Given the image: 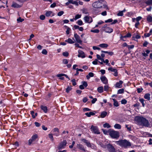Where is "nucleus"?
Returning <instances> with one entry per match:
<instances>
[{"instance_id":"f257e3e1","label":"nucleus","mask_w":152,"mask_h":152,"mask_svg":"<svg viewBox=\"0 0 152 152\" xmlns=\"http://www.w3.org/2000/svg\"><path fill=\"white\" fill-rule=\"evenodd\" d=\"M136 120L140 125L145 127H150V124L148 120L142 117L137 116L136 118Z\"/></svg>"},{"instance_id":"f03ea898","label":"nucleus","mask_w":152,"mask_h":152,"mask_svg":"<svg viewBox=\"0 0 152 152\" xmlns=\"http://www.w3.org/2000/svg\"><path fill=\"white\" fill-rule=\"evenodd\" d=\"M92 6L96 8H101L102 7V6H103V7L104 8L107 9L108 8L106 4V2L104 0L97 1L93 3Z\"/></svg>"},{"instance_id":"7ed1b4c3","label":"nucleus","mask_w":152,"mask_h":152,"mask_svg":"<svg viewBox=\"0 0 152 152\" xmlns=\"http://www.w3.org/2000/svg\"><path fill=\"white\" fill-rule=\"evenodd\" d=\"M116 144L122 147L126 148L131 145V143L126 140H121L115 142Z\"/></svg>"},{"instance_id":"20e7f679","label":"nucleus","mask_w":152,"mask_h":152,"mask_svg":"<svg viewBox=\"0 0 152 152\" xmlns=\"http://www.w3.org/2000/svg\"><path fill=\"white\" fill-rule=\"evenodd\" d=\"M109 135L112 138L117 139L119 137V133L118 132L113 130L110 131Z\"/></svg>"},{"instance_id":"39448f33","label":"nucleus","mask_w":152,"mask_h":152,"mask_svg":"<svg viewBox=\"0 0 152 152\" xmlns=\"http://www.w3.org/2000/svg\"><path fill=\"white\" fill-rule=\"evenodd\" d=\"M67 142L66 140H63L59 144L58 146V148L59 150H61L64 148L66 146Z\"/></svg>"},{"instance_id":"423d86ee","label":"nucleus","mask_w":152,"mask_h":152,"mask_svg":"<svg viewBox=\"0 0 152 152\" xmlns=\"http://www.w3.org/2000/svg\"><path fill=\"white\" fill-rule=\"evenodd\" d=\"M106 147L110 152H116L115 148L112 144H107L106 145Z\"/></svg>"},{"instance_id":"0eeeda50","label":"nucleus","mask_w":152,"mask_h":152,"mask_svg":"<svg viewBox=\"0 0 152 152\" xmlns=\"http://www.w3.org/2000/svg\"><path fill=\"white\" fill-rule=\"evenodd\" d=\"M38 137V135L37 134L33 135L31 137V138L30 139L28 142V145H30L32 143L35 141L36 139Z\"/></svg>"},{"instance_id":"6e6552de","label":"nucleus","mask_w":152,"mask_h":152,"mask_svg":"<svg viewBox=\"0 0 152 152\" xmlns=\"http://www.w3.org/2000/svg\"><path fill=\"white\" fill-rule=\"evenodd\" d=\"M91 129V131L93 132L95 134H100V132L97 126H94L93 125H92Z\"/></svg>"},{"instance_id":"1a4fd4ad","label":"nucleus","mask_w":152,"mask_h":152,"mask_svg":"<svg viewBox=\"0 0 152 152\" xmlns=\"http://www.w3.org/2000/svg\"><path fill=\"white\" fill-rule=\"evenodd\" d=\"M53 133V135L56 137H58L59 135V131L58 128H54L51 131Z\"/></svg>"},{"instance_id":"9d476101","label":"nucleus","mask_w":152,"mask_h":152,"mask_svg":"<svg viewBox=\"0 0 152 152\" xmlns=\"http://www.w3.org/2000/svg\"><path fill=\"white\" fill-rule=\"evenodd\" d=\"M74 36L76 41L78 43L81 44L82 41L80 39V36L77 33L74 34Z\"/></svg>"},{"instance_id":"9b49d317","label":"nucleus","mask_w":152,"mask_h":152,"mask_svg":"<svg viewBox=\"0 0 152 152\" xmlns=\"http://www.w3.org/2000/svg\"><path fill=\"white\" fill-rule=\"evenodd\" d=\"M81 141L85 143L88 147L92 148V145L89 141L85 139H81Z\"/></svg>"},{"instance_id":"f8f14e48","label":"nucleus","mask_w":152,"mask_h":152,"mask_svg":"<svg viewBox=\"0 0 152 152\" xmlns=\"http://www.w3.org/2000/svg\"><path fill=\"white\" fill-rule=\"evenodd\" d=\"M69 4H75L76 6H78V3L77 1H74L73 0H68V1L66 2L65 4L66 5H67Z\"/></svg>"},{"instance_id":"ddd939ff","label":"nucleus","mask_w":152,"mask_h":152,"mask_svg":"<svg viewBox=\"0 0 152 152\" xmlns=\"http://www.w3.org/2000/svg\"><path fill=\"white\" fill-rule=\"evenodd\" d=\"M85 21L87 23H91L92 22L93 20L91 17L88 16H86L84 18Z\"/></svg>"},{"instance_id":"4468645a","label":"nucleus","mask_w":152,"mask_h":152,"mask_svg":"<svg viewBox=\"0 0 152 152\" xmlns=\"http://www.w3.org/2000/svg\"><path fill=\"white\" fill-rule=\"evenodd\" d=\"M78 57H81L82 58H84L85 57V54L83 51L80 50H78Z\"/></svg>"},{"instance_id":"2eb2a0df","label":"nucleus","mask_w":152,"mask_h":152,"mask_svg":"<svg viewBox=\"0 0 152 152\" xmlns=\"http://www.w3.org/2000/svg\"><path fill=\"white\" fill-rule=\"evenodd\" d=\"M123 82L122 80H120L119 82H117L115 85V87L116 88H121L122 87V84Z\"/></svg>"},{"instance_id":"dca6fc26","label":"nucleus","mask_w":152,"mask_h":152,"mask_svg":"<svg viewBox=\"0 0 152 152\" xmlns=\"http://www.w3.org/2000/svg\"><path fill=\"white\" fill-rule=\"evenodd\" d=\"M113 30L109 27H106L105 29H103V31L106 33H111L113 31Z\"/></svg>"},{"instance_id":"f3484780","label":"nucleus","mask_w":152,"mask_h":152,"mask_svg":"<svg viewBox=\"0 0 152 152\" xmlns=\"http://www.w3.org/2000/svg\"><path fill=\"white\" fill-rule=\"evenodd\" d=\"M45 15L47 17H52L55 15V14L51 11H47L46 12Z\"/></svg>"},{"instance_id":"a211bd4d","label":"nucleus","mask_w":152,"mask_h":152,"mask_svg":"<svg viewBox=\"0 0 152 152\" xmlns=\"http://www.w3.org/2000/svg\"><path fill=\"white\" fill-rule=\"evenodd\" d=\"M102 81L104 84H107L108 83V81L107 78L104 76H103L100 77Z\"/></svg>"},{"instance_id":"6ab92c4d","label":"nucleus","mask_w":152,"mask_h":152,"mask_svg":"<svg viewBox=\"0 0 152 152\" xmlns=\"http://www.w3.org/2000/svg\"><path fill=\"white\" fill-rule=\"evenodd\" d=\"M21 7V6L19 5L18 4H17V3L14 2H13L12 4V7L15 8H20Z\"/></svg>"},{"instance_id":"aec40b11","label":"nucleus","mask_w":152,"mask_h":152,"mask_svg":"<svg viewBox=\"0 0 152 152\" xmlns=\"http://www.w3.org/2000/svg\"><path fill=\"white\" fill-rule=\"evenodd\" d=\"M77 147L78 148L80 149V150H81L84 151H86L85 149V148H84V147L82 144H77Z\"/></svg>"},{"instance_id":"412c9836","label":"nucleus","mask_w":152,"mask_h":152,"mask_svg":"<svg viewBox=\"0 0 152 152\" xmlns=\"http://www.w3.org/2000/svg\"><path fill=\"white\" fill-rule=\"evenodd\" d=\"M94 76V74L91 72H89L88 75L86 76L87 79L89 80L90 77H93Z\"/></svg>"},{"instance_id":"4be33fe9","label":"nucleus","mask_w":152,"mask_h":152,"mask_svg":"<svg viewBox=\"0 0 152 152\" xmlns=\"http://www.w3.org/2000/svg\"><path fill=\"white\" fill-rule=\"evenodd\" d=\"M150 94L147 93L145 95L144 98L145 99H147L148 100H150Z\"/></svg>"},{"instance_id":"5701e85b","label":"nucleus","mask_w":152,"mask_h":152,"mask_svg":"<svg viewBox=\"0 0 152 152\" xmlns=\"http://www.w3.org/2000/svg\"><path fill=\"white\" fill-rule=\"evenodd\" d=\"M41 108L45 113H46L47 112L48 109L46 106L42 105L41 106Z\"/></svg>"},{"instance_id":"b1692460","label":"nucleus","mask_w":152,"mask_h":152,"mask_svg":"<svg viewBox=\"0 0 152 152\" xmlns=\"http://www.w3.org/2000/svg\"><path fill=\"white\" fill-rule=\"evenodd\" d=\"M65 76L66 78H68L69 79V80H70L69 78V77L68 75H66L63 74H58L57 75V76L58 77H61L63 76Z\"/></svg>"},{"instance_id":"393cba45","label":"nucleus","mask_w":152,"mask_h":152,"mask_svg":"<svg viewBox=\"0 0 152 152\" xmlns=\"http://www.w3.org/2000/svg\"><path fill=\"white\" fill-rule=\"evenodd\" d=\"M107 112L106 111H103L101 113L100 116L102 118L105 117L107 115Z\"/></svg>"},{"instance_id":"a878e982","label":"nucleus","mask_w":152,"mask_h":152,"mask_svg":"<svg viewBox=\"0 0 152 152\" xmlns=\"http://www.w3.org/2000/svg\"><path fill=\"white\" fill-rule=\"evenodd\" d=\"M145 3L147 5H152V0H147Z\"/></svg>"},{"instance_id":"bb28decb","label":"nucleus","mask_w":152,"mask_h":152,"mask_svg":"<svg viewBox=\"0 0 152 152\" xmlns=\"http://www.w3.org/2000/svg\"><path fill=\"white\" fill-rule=\"evenodd\" d=\"M112 99L114 102L113 105L116 107L118 106L119 105L117 101L115 99Z\"/></svg>"},{"instance_id":"cd10ccee","label":"nucleus","mask_w":152,"mask_h":152,"mask_svg":"<svg viewBox=\"0 0 152 152\" xmlns=\"http://www.w3.org/2000/svg\"><path fill=\"white\" fill-rule=\"evenodd\" d=\"M97 91L99 93H101L103 91V88L102 86L99 87L97 88Z\"/></svg>"},{"instance_id":"c85d7f7f","label":"nucleus","mask_w":152,"mask_h":152,"mask_svg":"<svg viewBox=\"0 0 152 152\" xmlns=\"http://www.w3.org/2000/svg\"><path fill=\"white\" fill-rule=\"evenodd\" d=\"M65 42H68L70 44H73L74 43V42L72 41V40L70 38H69L67 40H66L65 41Z\"/></svg>"},{"instance_id":"c756f323","label":"nucleus","mask_w":152,"mask_h":152,"mask_svg":"<svg viewBox=\"0 0 152 152\" xmlns=\"http://www.w3.org/2000/svg\"><path fill=\"white\" fill-rule=\"evenodd\" d=\"M99 46L102 48H107L108 46V45L107 44L102 43L100 44Z\"/></svg>"},{"instance_id":"7c9ffc66","label":"nucleus","mask_w":152,"mask_h":152,"mask_svg":"<svg viewBox=\"0 0 152 152\" xmlns=\"http://www.w3.org/2000/svg\"><path fill=\"white\" fill-rule=\"evenodd\" d=\"M147 21L149 22H152V17L150 15L148 16L147 17Z\"/></svg>"},{"instance_id":"2f4dec72","label":"nucleus","mask_w":152,"mask_h":152,"mask_svg":"<svg viewBox=\"0 0 152 152\" xmlns=\"http://www.w3.org/2000/svg\"><path fill=\"white\" fill-rule=\"evenodd\" d=\"M114 127L118 129H120L121 128V126L119 124H115L114 126Z\"/></svg>"},{"instance_id":"473e14b6","label":"nucleus","mask_w":152,"mask_h":152,"mask_svg":"<svg viewBox=\"0 0 152 152\" xmlns=\"http://www.w3.org/2000/svg\"><path fill=\"white\" fill-rule=\"evenodd\" d=\"M139 101L142 104V106L144 107L145 105V104L144 103V102L145 101V100L143 99H140Z\"/></svg>"},{"instance_id":"72a5a7b5","label":"nucleus","mask_w":152,"mask_h":152,"mask_svg":"<svg viewBox=\"0 0 152 152\" xmlns=\"http://www.w3.org/2000/svg\"><path fill=\"white\" fill-rule=\"evenodd\" d=\"M124 92V89L123 88H122L121 89H120L118 90L117 94H122Z\"/></svg>"},{"instance_id":"f704fd0d","label":"nucleus","mask_w":152,"mask_h":152,"mask_svg":"<svg viewBox=\"0 0 152 152\" xmlns=\"http://www.w3.org/2000/svg\"><path fill=\"white\" fill-rule=\"evenodd\" d=\"M91 31L95 33H98L99 32V30L98 29H92L91 30Z\"/></svg>"},{"instance_id":"c9c22d12","label":"nucleus","mask_w":152,"mask_h":152,"mask_svg":"<svg viewBox=\"0 0 152 152\" xmlns=\"http://www.w3.org/2000/svg\"><path fill=\"white\" fill-rule=\"evenodd\" d=\"M53 134H48L49 137L50 138V140L52 142H53L54 140L53 137Z\"/></svg>"},{"instance_id":"e433bc0d","label":"nucleus","mask_w":152,"mask_h":152,"mask_svg":"<svg viewBox=\"0 0 152 152\" xmlns=\"http://www.w3.org/2000/svg\"><path fill=\"white\" fill-rule=\"evenodd\" d=\"M108 70L109 71H110L111 72H115L116 71L117 69H114L112 68V67H110L108 68Z\"/></svg>"},{"instance_id":"4c0bfd02","label":"nucleus","mask_w":152,"mask_h":152,"mask_svg":"<svg viewBox=\"0 0 152 152\" xmlns=\"http://www.w3.org/2000/svg\"><path fill=\"white\" fill-rule=\"evenodd\" d=\"M103 126L104 128L107 127V128H109L110 127V126L108 123H105L104 124Z\"/></svg>"},{"instance_id":"58836bf2","label":"nucleus","mask_w":152,"mask_h":152,"mask_svg":"<svg viewBox=\"0 0 152 152\" xmlns=\"http://www.w3.org/2000/svg\"><path fill=\"white\" fill-rule=\"evenodd\" d=\"M77 23L80 26L82 25L83 24V21L81 20H78L77 22Z\"/></svg>"},{"instance_id":"ea45409f","label":"nucleus","mask_w":152,"mask_h":152,"mask_svg":"<svg viewBox=\"0 0 152 152\" xmlns=\"http://www.w3.org/2000/svg\"><path fill=\"white\" fill-rule=\"evenodd\" d=\"M99 145L103 148H105L106 147V145L100 142L99 143Z\"/></svg>"},{"instance_id":"a19ab883","label":"nucleus","mask_w":152,"mask_h":152,"mask_svg":"<svg viewBox=\"0 0 152 152\" xmlns=\"http://www.w3.org/2000/svg\"><path fill=\"white\" fill-rule=\"evenodd\" d=\"M24 20V19L21 18L20 17H19L17 19V21L18 23L22 22Z\"/></svg>"},{"instance_id":"79ce46f5","label":"nucleus","mask_w":152,"mask_h":152,"mask_svg":"<svg viewBox=\"0 0 152 152\" xmlns=\"http://www.w3.org/2000/svg\"><path fill=\"white\" fill-rule=\"evenodd\" d=\"M81 15L79 14H77L76 15L75 18V20H76L77 19L80 18L81 17Z\"/></svg>"},{"instance_id":"37998d69","label":"nucleus","mask_w":152,"mask_h":152,"mask_svg":"<svg viewBox=\"0 0 152 152\" xmlns=\"http://www.w3.org/2000/svg\"><path fill=\"white\" fill-rule=\"evenodd\" d=\"M126 127L127 129V130L129 131H130L131 130V127L128 125H126Z\"/></svg>"},{"instance_id":"c03bdc74","label":"nucleus","mask_w":152,"mask_h":152,"mask_svg":"<svg viewBox=\"0 0 152 152\" xmlns=\"http://www.w3.org/2000/svg\"><path fill=\"white\" fill-rule=\"evenodd\" d=\"M42 53L44 55H47L48 52L45 49H43L42 51Z\"/></svg>"},{"instance_id":"a18cd8bd","label":"nucleus","mask_w":152,"mask_h":152,"mask_svg":"<svg viewBox=\"0 0 152 152\" xmlns=\"http://www.w3.org/2000/svg\"><path fill=\"white\" fill-rule=\"evenodd\" d=\"M64 13V12L63 11H61L58 12L57 14V15L58 16H61Z\"/></svg>"},{"instance_id":"49530a36","label":"nucleus","mask_w":152,"mask_h":152,"mask_svg":"<svg viewBox=\"0 0 152 152\" xmlns=\"http://www.w3.org/2000/svg\"><path fill=\"white\" fill-rule=\"evenodd\" d=\"M83 13L86 14H88V10L86 9H83Z\"/></svg>"},{"instance_id":"de8ad7c7","label":"nucleus","mask_w":152,"mask_h":152,"mask_svg":"<svg viewBox=\"0 0 152 152\" xmlns=\"http://www.w3.org/2000/svg\"><path fill=\"white\" fill-rule=\"evenodd\" d=\"M62 54L65 57H67L69 56V53L67 52H64Z\"/></svg>"},{"instance_id":"09e8293b","label":"nucleus","mask_w":152,"mask_h":152,"mask_svg":"<svg viewBox=\"0 0 152 152\" xmlns=\"http://www.w3.org/2000/svg\"><path fill=\"white\" fill-rule=\"evenodd\" d=\"M71 81L72 82V85L73 86H75L77 83H76V80H75V79H73L72 80H71Z\"/></svg>"},{"instance_id":"8fccbe9b","label":"nucleus","mask_w":152,"mask_h":152,"mask_svg":"<svg viewBox=\"0 0 152 152\" xmlns=\"http://www.w3.org/2000/svg\"><path fill=\"white\" fill-rule=\"evenodd\" d=\"M113 20L111 19H109L108 20H105V23L112 22Z\"/></svg>"},{"instance_id":"3c124183","label":"nucleus","mask_w":152,"mask_h":152,"mask_svg":"<svg viewBox=\"0 0 152 152\" xmlns=\"http://www.w3.org/2000/svg\"><path fill=\"white\" fill-rule=\"evenodd\" d=\"M122 104H125L127 103V101L125 99H123L121 100V101Z\"/></svg>"},{"instance_id":"603ef678","label":"nucleus","mask_w":152,"mask_h":152,"mask_svg":"<svg viewBox=\"0 0 152 152\" xmlns=\"http://www.w3.org/2000/svg\"><path fill=\"white\" fill-rule=\"evenodd\" d=\"M82 83L83 84L82 85L85 87H86L88 86L87 83L86 81H83Z\"/></svg>"},{"instance_id":"864d4df0","label":"nucleus","mask_w":152,"mask_h":152,"mask_svg":"<svg viewBox=\"0 0 152 152\" xmlns=\"http://www.w3.org/2000/svg\"><path fill=\"white\" fill-rule=\"evenodd\" d=\"M151 35V34L150 33H148L145 34H144V36L145 37H148L150 36Z\"/></svg>"},{"instance_id":"5fc2aeb1","label":"nucleus","mask_w":152,"mask_h":152,"mask_svg":"<svg viewBox=\"0 0 152 152\" xmlns=\"http://www.w3.org/2000/svg\"><path fill=\"white\" fill-rule=\"evenodd\" d=\"M79 26L77 25H75L73 26L72 28V29L73 30H75V29H79Z\"/></svg>"},{"instance_id":"6e6d98bb","label":"nucleus","mask_w":152,"mask_h":152,"mask_svg":"<svg viewBox=\"0 0 152 152\" xmlns=\"http://www.w3.org/2000/svg\"><path fill=\"white\" fill-rule=\"evenodd\" d=\"M72 88L71 87H68L66 89V92L68 93L69 92V91L72 89Z\"/></svg>"},{"instance_id":"4d7b16f0","label":"nucleus","mask_w":152,"mask_h":152,"mask_svg":"<svg viewBox=\"0 0 152 152\" xmlns=\"http://www.w3.org/2000/svg\"><path fill=\"white\" fill-rule=\"evenodd\" d=\"M68 63V61L67 59H64L63 60V63L65 64H67Z\"/></svg>"},{"instance_id":"13d9d810","label":"nucleus","mask_w":152,"mask_h":152,"mask_svg":"<svg viewBox=\"0 0 152 152\" xmlns=\"http://www.w3.org/2000/svg\"><path fill=\"white\" fill-rule=\"evenodd\" d=\"M123 15V11H120L117 14V15L118 16H122Z\"/></svg>"},{"instance_id":"bf43d9fd","label":"nucleus","mask_w":152,"mask_h":152,"mask_svg":"<svg viewBox=\"0 0 152 152\" xmlns=\"http://www.w3.org/2000/svg\"><path fill=\"white\" fill-rule=\"evenodd\" d=\"M137 90V92L139 93H140L142 92L143 90V89L142 88H138Z\"/></svg>"},{"instance_id":"052dcab7","label":"nucleus","mask_w":152,"mask_h":152,"mask_svg":"<svg viewBox=\"0 0 152 152\" xmlns=\"http://www.w3.org/2000/svg\"><path fill=\"white\" fill-rule=\"evenodd\" d=\"M92 64L94 65L97 64H98V60L97 59H96L95 60L93 61L92 62Z\"/></svg>"},{"instance_id":"680f3d73","label":"nucleus","mask_w":152,"mask_h":152,"mask_svg":"<svg viewBox=\"0 0 152 152\" xmlns=\"http://www.w3.org/2000/svg\"><path fill=\"white\" fill-rule=\"evenodd\" d=\"M45 16L44 15H42L40 16V18L41 20H43L45 19Z\"/></svg>"},{"instance_id":"e2e57ef3","label":"nucleus","mask_w":152,"mask_h":152,"mask_svg":"<svg viewBox=\"0 0 152 152\" xmlns=\"http://www.w3.org/2000/svg\"><path fill=\"white\" fill-rule=\"evenodd\" d=\"M70 30V28H67V30L66 31V34H69V31Z\"/></svg>"},{"instance_id":"0e129e2a","label":"nucleus","mask_w":152,"mask_h":152,"mask_svg":"<svg viewBox=\"0 0 152 152\" xmlns=\"http://www.w3.org/2000/svg\"><path fill=\"white\" fill-rule=\"evenodd\" d=\"M31 113L32 115V117L33 118H35V116H34V112L33 111H31Z\"/></svg>"},{"instance_id":"69168bd1","label":"nucleus","mask_w":152,"mask_h":152,"mask_svg":"<svg viewBox=\"0 0 152 152\" xmlns=\"http://www.w3.org/2000/svg\"><path fill=\"white\" fill-rule=\"evenodd\" d=\"M34 124L37 127H39L41 125L40 124L37 122H35Z\"/></svg>"},{"instance_id":"338daca9","label":"nucleus","mask_w":152,"mask_h":152,"mask_svg":"<svg viewBox=\"0 0 152 152\" xmlns=\"http://www.w3.org/2000/svg\"><path fill=\"white\" fill-rule=\"evenodd\" d=\"M142 17L140 16H139L137 18H136V21L137 22H139V21L141 20Z\"/></svg>"},{"instance_id":"774afa93","label":"nucleus","mask_w":152,"mask_h":152,"mask_svg":"<svg viewBox=\"0 0 152 152\" xmlns=\"http://www.w3.org/2000/svg\"><path fill=\"white\" fill-rule=\"evenodd\" d=\"M127 47L129 49H133L134 47V45H128Z\"/></svg>"}]
</instances>
